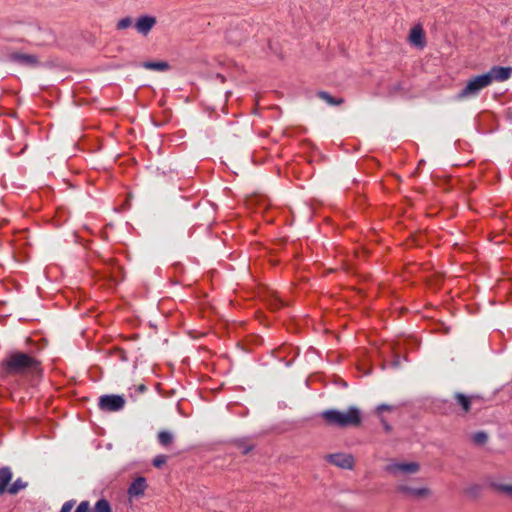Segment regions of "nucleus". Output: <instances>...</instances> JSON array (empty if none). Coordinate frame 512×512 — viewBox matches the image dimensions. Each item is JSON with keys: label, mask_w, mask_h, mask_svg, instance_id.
<instances>
[{"label": "nucleus", "mask_w": 512, "mask_h": 512, "mask_svg": "<svg viewBox=\"0 0 512 512\" xmlns=\"http://www.w3.org/2000/svg\"><path fill=\"white\" fill-rule=\"evenodd\" d=\"M40 362L33 356L20 352H9L0 363V377L7 379L40 373Z\"/></svg>", "instance_id": "f257e3e1"}, {"label": "nucleus", "mask_w": 512, "mask_h": 512, "mask_svg": "<svg viewBox=\"0 0 512 512\" xmlns=\"http://www.w3.org/2000/svg\"><path fill=\"white\" fill-rule=\"evenodd\" d=\"M320 416L328 425L336 427H355L360 425L362 416L360 410L351 406L346 412L337 409H328L321 412Z\"/></svg>", "instance_id": "f03ea898"}, {"label": "nucleus", "mask_w": 512, "mask_h": 512, "mask_svg": "<svg viewBox=\"0 0 512 512\" xmlns=\"http://www.w3.org/2000/svg\"><path fill=\"white\" fill-rule=\"evenodd\" d=\"M490 85V77L486 74L478 75L470 79L466 86L458 93V99L475 97L479 92Z\"/></svg>", "instance_id": "7ed1b4c3"}, {"label": "nucleus", "mask_w": 512, "mask_h": 512, "mask_svg": "<svg viewBox=\"0 0 512 512\" xmlns=\"http://www.w3.org/2000/svg\"><path fill=\"white\" fill-rule=\"evenodd\" d=\"M417 462H391L385 467V471L394 477L415 474L419 471Z\"/></svg>", "instance_id": "20e7f679"}, {"label": "nucleus", "mask_w": 512, "mask_h": 512, "mask_svg": "<svg viewBox=\"0 0 512 512\" xmlns=\"http://www.w3.org/2000/svg\"><path fill=\"white\" fill-rule=\"evenodd\" d=\"M125 398L117 394L102 395L99 398V408L105 412H118L125 406Z\"/></svg>", "instance_id": "39448f33"}, {"label": "nucleus", "mask_w": 512, "mask_h": 512, "mask_svg": "<svg viewBox=\"0 0 512 512\" xmlns=\"http://www.w3.org/2000/svg\"><path fill=\"white\" fill-rule=\"evenodd\" d=\"M397 491L410 499H422L430 495V490L426 487H412L407 484L397 485Z\"/></svg>", "instance_id": "423d86ee"}, {"label": "nucleus", "mask_w": 512, "mask_h": 512, "mask_svg": "<svg viewBox=\"0 0 512 512\" xmlns=\"http://www.w3.org/2000/svg\"><path fill=\"white\" fill-rule=\"evenodd\" d=\"M157 23L156 17L152 15H142L134 23L135 30L142 36H147Z\"/></svg>", "instance_id": "0eeeda50"}, {"label": "nucleus", "mask_w": 512, "mask_h": 512, "mask_svg": "<svg viewBox=\"0 0 512 512\" xmlns=\"http://www.w3.org/2000/svg\"><path fill=\"white\" fill-rule=\"evenodd\" d=\"M326 460L342 469H352L354 467V457L346 453H334L326 456Z\"/></svg>", "instance_id": "6e6552de"}, {"label": "nucleus", "mask_w": 512, "mask_h": 512, "mask_svg": "<svg viewBox=\"0 0 512 512\" xmlns=\"http://www.w3.org/2000/svg\"><path fill=\"white\" fill-rule=\"evenodd\" d=\"M490 77V85L493 81L503 82L508 80L512 74L511 67L493 66L487 73Z\"/></svg>", "instance_id": "1a4fd4ad"}, {"label": "nucleus", "mask_w": 512, "mask_h": 512, "mask_svg": "<svg viewBox=\"0 0 512 512\" xmlns=\"http://www.w3.org/2000/svg\"><path fill=\"white\" fill-rule=\"evenodd\" d=\"M147 488L146 479L142 476L137 477L129 486L128 494L130 497L143 496Z\"/></svg>", "instance_id": "9d476101"}, {"label": "nucleus", "mask_w": 512, "mask_h": 512, "mask_svg": "<svg viewBox=\"0 0 512 512\" xmlns=\"http://www.w3.org/2000/svg\"><path fill=\"white\" fill-rule=\"evenodd\" d=\"M409 41L412 45L419 48H423L425 46V35L420 25H415L411 28L409 34Z\"/></svg>", "instance_id": "9b49d317"}, {"label": "nucleus", "mask_w": 512, "mask_h": 512, "mask_svg": "<svg viewBox=\"0 0 512 512\" xmlns=\"http://www.w3.org/2000/svg\"><path fill=\"white\" fill-rule=\"evenodd\" d=\"M12 478L13 472L10 467L3 466L0 468V496L8 492Z\"/></svg>", "instance_id": "f8f14e48"}, {"label": "nucleus", "mask_w": 512, "mask_h": 512, "mask_svg": "<svg viewBox=\"0 0 512 512\" xmlns=\"http://www.w3.org/2000/svg\"><path fill=\"white\" fill-rule=\"evenodd\" d=\"M11 59L21 65L30 67L36 66L38 63L37 58L31 54L13 53Z\"/></svg>", "instance_id": "ddd939ff"}, {"label": "nucleus", "mask_w": 512, "mask_h": 512, "mask_svg": "<svg viewBox=\"0 0 512 512\" xmlns=\"http://www.w3.org/2000/svg\"><path fill=\"white\" fill-rule=\"evenodd\" d=\"M454 397L456 403L461 406L463 413H467L470 411L472 397L467 396L463 393H456Z\"/></svg>", "instance_id": "4468645a"}, {"label": "nucleus", "mask_w": 512, "mask_h": 512, "mask_svg": "<svg viewBox=\"0 0 512 512\" xmlns=\"http://www.w3.org/2000/svg\"><path fill=\"white\" fill-rule=\"evenodd\" d=\"M142 66L145 69L155 71H166L169 69V64L166 61H146Z\"/></svg>", "instance_id": "2eb2a0df"}, {"label": "nucleus", "mask_w": 512, "mask_h": 512, "mask_svg": "<svg viewBox=\"0 0 512 512\" xmlns=\"http://www.w3.org/2000/svg\"><path fill=\"white\" fill-rule=\"evenodd\" d=\"M318 97L322 100H324L327 104L334 106V105H340L343 103L342 98L335 99L333 96H331L329 93L325 91H320L317 93Z\"/></svg>", "instance_id": "dca6fc26"}, {"label": "nucleus", "mask_w": 512, "mask_h": 512, "mask_svg": "<svg viewBox=\"0 0 512 512\" xmlns=\"http://www.w3.org/2000/svg\"><path fill=\"white\" fill-rule=\"evenodd\" d=\"M27 487V482H24L21 478L16 479L13 483L10 484L8 494L15 495L19 491L25 489Z\"/></svg>", "instance_id": "f3484780"}, {"label": "nucleus", "mask_w": 512, "mask_h": 512, "mask_svg": "<svg viewBox=\"0 0 512 512\" xmlns=\"http://www.w3.org/2000/svg\"><path fill=\"white\" fill-rule=\"evenodd\" d=\"M226 39L232 44L238 45L244 39L243 35L238 33L236 29H230L226 33Z\"/></svg>", "instance_id": "a211bd4d"}, {"label": "nucleus", "mask_w": 512, "mask_h": 512, "mask_svg": "<svg viewBox=\"0 0 512 512\" xmlns=\"http://www.w3.org/2000/svg\"><path fill=\"white\" fill-rule=\"evenodd\" d=\"M158 441L162 446H168L173 441V435L168 431H160L158 433Z\"/></svg>", "instance_id": "6ab92c4d"}, {"label": "nucleus", "mask_w": 512, "mask_h": 512, "mask_svg": "<svg viewBox=\"0 0 512 512\" xmlns=\"http://www.w3.org/2000/svg\"><path fill=\"white\" fill-rule=\"evenodd\" d=\"M95 512H112L110 503L106 499H100L95 504Z\"/></svg>", "instance_id": "aec40b11"}, {"label": "nucleus", "mask_w": 512, "mask_h": 512, "mask_svg": "<svg viewBox=\"0 0 512 512\" xmlns=\"http://www.w3.org/2000/svg\"><path fill=\"white\" fill-rule=\"evenodd\" d=\"M488 436L485 432L479 431L473 434L472 440L477 445H484L487 442Z\"/></svg>", "instance_id": "412c9836"}, {"label": "nucleus", "mask_w": 512, "mask_h": 512, "mask_svg": "<svg viewBox=\"0 0 512 512\" xmlns=\"http://www.w3.org/2000/svg\"><path fill=\"white\" fill-rule=\"evenodd\" d=\"M132 25H134L132 18L131 17H124V18H121L117 22L116 29L117 30H124V29H127V28L131 27Z\"/></svg>", "instance_id": "4be33fe9"}, {"label": "nucleus", "mask_w": 512, "mask_h": 512, "mask_svg": "<svg viewBox=\"0 0 512 512\" xmlns=\"http://www.w3.org/2000/svg\"><path fill=\"white\" fill-rule=\"evenodd\" d=\"M167 462V456L166 455H163V454H160V455H157L154 459H153V465L156 467V468H161L163 465H165Z\"/></svg>", "instance_id": "5701e85b"}, {"label": "nucleus", "mask_w": 512, "mask_h": 512, "mask_svg": "<svg viewBox=\"0 0 512 512\" xmlns=\"http://www.w3.org/2000/svg\"><path fill=\"white\" fill-rule=\"evenodd\" d=\"M74 512H92L90 508V503L88 501H82Z\"/></svg>", "instance_id": "b1692460"}, {"label": "nucleus", "mask_w": 512, "mask_h": 512, "mask_svg": "<svg viewBox=\"0 0 512 512\" xmlns=\"http://www.w3.org/2000/svg\"><path fill=\"white\" fill-rule=\"evenodd\" d=\"M74 505H75V501L74 500L66 501L62 505L60 512H71V510L74 507Z\"/></svg>", "instance_id": "393cba45"}, {"label": "nucleus", "mask_w": 512, "mask_h": 512, "mask_svg": "<svg viewBox=\"0 0 512 512\" xmlns=\"http://www.w3.org/2000/svg\"><path fill=\"white\" fill-rule=\"evenodd\" d=\"M498 489L510 496H512V485H499Z\"/></svg>", "instance_id": "a878e982"}, {"label": "nucleus", "mask_w": 512, "mask_h": 512, "mask_svg": "<svg viewBox=\"0 0 512 512\" xmlns=\"http://www.w3.org/2000/svg\"><path fill=\"white\" fill-rule=\"evenodd\" d=\"M392 410V407L386 404H381L377 407V412L381 413L382 411H390Z\"/></svg>", "instance_id": "bb28decb"}, {"label": "nucleus", "mask_w": 512, "mask_h": 512, "mask_svg": "<svg viewBox=\"0 0 512 512\" xmlns=\"http://www.w3.org/2000/svg\"><path fill=\"white\" fill-rule=\"evenodd\" d=\"M382 421V424L384 426V429L389 432L391 430V426L384 420V419H381Z\"/></svg>", "instance_id": "cd10ccee"}, {"label": "nucleus", "mask_w": 512, "mask_h": 512, "mask_svg": "<svg viewBox=\"0 0 512 512\" xmlns=\"http://www.w3.org/2000/svg\"><path fill=\"white\" fill-rule=\"evenodd\" d=\"M392 364H393V366H395V367L399 366V365H400V358H399V357H397V358L393 361V363H392Z\"/></svg>", "instance_id": "c85d7f7f"}, {"label": "nucleus", "mask_w": 512, "mask_h": 512, "mask_svg": "<svg viewBox=\"0 0 512 512\" xmlns=\"http://www.w3.org/2000/svg\"><path fill=\"white\" fill-rule=\"evenodd\" d=\"M251 447H248L244 450V453H248L250 451Z\"/></svg>", "instance_id": "c756f323"}]
</instances>
